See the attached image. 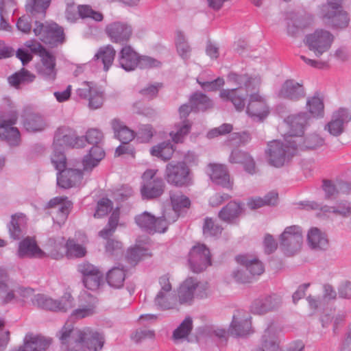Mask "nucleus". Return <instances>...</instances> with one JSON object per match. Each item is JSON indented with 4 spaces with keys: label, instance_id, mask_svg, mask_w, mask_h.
I'll use <instances>...</instances> for the list:
<instances>
[{
    "label": "nucleus",
    "instance_id": "57",
    "mask_svg": "<svg viewBox=\"0 0 351 351\" xmlns=\"http://www.w3.org/2000/svg\"><path fill=\"white\" fill-rule=\"evenodd\" d=\"M66 254L69 257L80 258L85 256L86 248L77 243L73 239H69L66 243Z\"/></svg>",
    "mask_w": 351,
    "mask_h": 351
},
{
    "label": "nucleus",
    "instance_id": "50",
    "mask_svg": "<svg viewBox=\"0 0 351 351\" xmlns=\"http://www.w3.org/2000/svg\"><path fill=\"white\" fill-rule=\"evenodd\" d=\"M189 103L196 111L206 110L213 106L212 101L202 93H195L191 95Z\"/></svg>",
    "mask_w": 351,
    "mask_h": 351
},
{
    "label": "nucleus",
    "instance_id": "14",
    "mask_svg": "<svg viewBox=\"0 0 351 351\" xmlns=\"http://www.w3.org/2000/svg\"><path fill=\"white\" fill-rule=\"evenodd\" d=\"M135 222L137 226L149 234L155 232H165L169 225V221L164 217V213L160 217L156 218L148 212H144L135 217Z\"/></svg>",
    "mask_w": 351,
    "mask_h": 351
},
{
    "label": "nucleus",
    "instance_id": "12",
    "mask_svg": "<svg viewBox=\"0 0 351 351\" xmlns=\"http://www.w3.org/2000/svg\"><path fill=\"white\" fill-rule=\"evenodd\" d=\"M34 306L46 310L66 312L73 306L74 300L69 294H64L60 300H53L43 294L34 295L32 299Z\"/></svg>",
    "mask_w": 351,
    "mask_h": 351
},
{
    "label": "nucleus",
    "instance_id": "16",
    "mask_svg": "<svg viewBox=\"0 0 351 351\" xmlns=\"http://www.w3.org/2000/svg\"><path fill=\"white\" fill-rule=\"evenodd\" d=\"M189 263L191 270L199 273L211 265L210 250L204 244L193 246L190 252Z\"/></svg>",
    "mask_w": 351,
    "mask_h": 351
},
{
    "label": "nucleus",
    "instance_id": "63",
    "mask_svg": "<svg viewBox=\"0 0 351 351\" xmlns=\"http://www.w3.org/2000/svg\"><path fill=\"white\" fill-rule=\"evenodd\" d=\"M0 291V299L2 303L8 304L17 300V295L16 289L10 288L9 283L5 285L4 289Z\"/></svg>",
    "mask_w": 351,
    "mask_h": 351
},
{
    "label": "nucleus",
    "instance_id": "3",
    "mask_svg": "<svg viewBox=\"0 0 351 351\" xmlns=\"http://www.w3.org/2000/svg\"><path fill=\"white\" fill-rule=\"evenodd\" d=\"M308 119L306 113L301 112L290 115L285 120L289 127L288 142L293 143L295 154L300 151L317 149L324 143V138L316 134H312L305 137L303 136Z\"/></svg>",
    "mask_w": 351,
    "mask_h": 351
},
{
    "label": "nucleus",
    "instance_id": "29",
    "mask_svg": "<svg viewBox=\"0 0 351 351\" xmlns=\"http://www.w3.org/2000/svg\"><path fill=\"white\" fill-rule=\"evenodd\" d=\"M40 57L41 65L38 69V73L45 80L53 81L56 77V58L47 49L43 51Z\"/></svg>",
    "mask_w": 351,
    "mask_h": 351
},
{
    "label": "nucleus",
    "instance_id": "33",
    "mask_svg": "<svg viewBox=\"0 0 351 351\" xmlns=\"http://www.w3.org/2000/svg\"><path fill=\"white\" fill-rule=\"evenodd\" d=\"M305 206L308 209L321 210L324 213H332L345 217L351 215V203L347 201L340 202L337 206H322L315 202H308Z\"/></svg>",
    "mask_w": 351,
    "mask_h": 351
},
{
    "label": "nucleus",
    "instance_id": "46",
    "mask_svg": "<svg viewBox=\"0 0 351 351\" xmlns=\"http://www.w3.org/2000/svg\"><path fill=\"white\" fill-rule=\"evenodd\" d=\"M306 107L308 112L314 117H323L324 114V105L322 97L319 93H315L309 97L306 101Z\"/></svg>",
    "mask_w": 351,
    "mask_h": 351
},
{
    "label": "nucleus",
    "instance_id": "4",
    "mask_svg": "<svg viewBox=\"0 0 351 351\" xmlns=\"http://www.w3.org/2000/svg\"><path fill=\"white\" fill-rule=\"evenodd\" d=\"M343 0H327L319 8V18L328 25L336 29H345L350 24L348 12L343 8Z\"/></svg>",
    "mask_w": 351,
    "mask_h": 351
},
{
    "label": "nucleus",
    "instance_id": "2",
    "mask_svg": "<svg viewBox=\"0 0 351 351\" xmlns=\"http://www.w3.org/2000/svg\"><path fill=\"white\" fill-rule=\"evenodd\" d=\"M229 83L237 87L232 89H223L219 96L225 101H230L237 111H242L245 106V99L250 90H255L261 82L258 76H250L248 74H239L231 72L227 77Z\"/></svg>",
    "mask_w": 351,
    "mask_h": 351
},
{
    "label": "nucleus",
    "instance_id": "60",
    "mask_svg": "<svg viewBox=\"0 0 351 351\" xmlns=\"http://www.w3.org/2000/svg\"><path fill=\"white\" fill-rule=\"evenodd\" d=\"M103 273L101 271L97 272V274L92 276H89L83 278V283L84 286L90 290L97 289L103 280Z\"/></svg>",
    "mask_w": 351,
    "mask_h": 351
},
{
    "label": "nucleus",
    "instance_id": "24",
    "mask_svg": "<svg viewBox=\"0 0 351 351\" xmlns=\"http://www.w3.org/2000/svg\"><path fill=\"white\" fill-rule=\"evenodd\" d=\"M281 330L274 324H270L262 336V346L253 351H278Z\"/></svg>",
    "mask_w": 351,
    "mask_h": 351
},
{
    "label": "nucleus",
    "instance_id": "15",
    "mask_svg": "<svg viewBox=\"0 0 351 351\" xmlns=\"http://www.w3.org/2000/svg\"><path fill=\"white\" fill-rule=\"evenodd\" d=\"M166 179L168 183L177 186H188L192 182L190 169L184 162L168 164L166 167Z\"/></svg>",
    "mask_w": 351,
    "mask_h": 351
},
{
    "label": "nucleus",
    "instance_id": "9",
    "mask_svg": "<svg viewBox=\"0 0 351 351\" xmlns=\"http://www.w3.org/2000/svg\"><path fill=\"white\" fill-rule=\"evenodd\" d=\"M33 32L42 42L51 47L62 44L65 40L63 28L54 22L36 21Z\"/></svg>",
    "mask_w": 351,
    "mask_h": 351
},
{
    "label": "nucleus",
    "instance_id": "39",
    "mask_svg": "<svg viewBox=\"0 0 351 351\" xmlns=\"http://www.w3.org/2000/svg\"><path fill=\"white\" fill-rule=\"evenodd\" d=\"M241 205L237 202L231 201L221 208L218 216L223 221L232 223L241 215Z\"/></svg>",
    "mask_w": 351,
    "mask_h": 351
},
{
    "label": "nucleus",
    "instance_id": "20",
    "mask_svg": "<svg viewBox=\"0 0 351 351\" xmlns=\"http://www.w3.org/2000/svg\"><path fill=\"white\" fill-rule=\"evenodd\" d=\"M170 199L172 208L164 211V217L169 223L175 222L179 217L182 208H189L191 205L190 199L180 191H171Z\"/></svg>",
    "mask_w": 351,
    "mask_h": 351
},
{
    "label": "nucleus",
    "instance_id": "32",
    "mask_svg": "<svg viewBox=\"0 0 351 351\" xmlns=\"http://www.w3.org/2000/svg\"><path fill=\"white\" fill-rule=\"evenodd\" d=\"M236 261L245 267L251 279L254 276L261 275L265 271L262 262L253 255L240 254L236 257Z\"/></svg>",
    "mask_w": 351,
    "mask_h": 351
},
{
    "label": "nucleus",
    "instance_id": "61",
    "mask_svg": "<svg viewBox=\"0 0 351 351\" xmlns=\"http://www.w3.org/2000/svg\"><path fill=\"white\" fill-rule=\"evenodd\" d=\"M113 204L108 198H102L97 203V207L94 214V217L100 218L106 216L112 209Z\"/></svg>",
    "mask_w": 351,
    "mask_h": 351
},
{
    "label": "nucleus",
    "instance_id": "49",
    "mask_svg": "<svg viewBox=\"0 0 351 351\" xmlns=\"http://www.w3.org/2000/svg\"><path fill=\"white\" fill-rule=\"evenodd\" d=\"M191 128V123L189 120H183L180 123L175 125V131L170 132L172 140L176 143H182L184 138L190 132Z\"/></svg>",
    "mask_w": 351,
    "mask_h": 351
},
{
    "label": "nucleus",
    "instance_id": "53",
    "mask_svg": "<svg viewBox=\"0 0 351 351\" xmlns=\"http://www.w3.org/2000/svg\"><path fill=\"white\" fill-rule=\"evenodd\" d=\"M278 199V193L271 191L269 192L265 198L256 197L251 199L247 202V206L251 209H256L265 205H274Z\"/></svg>",
    "mask_w": 351,
    "mask_h": 351
},
{
    "label": "nucleus",
    "instance_id": "36",
    "mask_svg": "<svg viewBox=\"0 0 351 351\" xmlns=\"http://www.w3.org/2000/svg\"><path fill=\"white\" fill-rule=\"evenodd\" d=\"M308 244L311 249L324 250L328 246V240L324 232L317 228H311L307 234Z\"/></svg>",
    "mask_w": 351,
    "mask_h": 351
},
{
    "label": "nucleus",
    "instance_id": "34",
    "mask_svg": "<svg viewBox=\"0 0 351 351\" xmlns=\"http://www.w3.org/2000/svg\"><path fill=\"white\" fill-rule=\"evenodd\" d=\"M304 90L302 84L293 80H288L282 85L278 96L289 99H299L304 97Z\"/></svg>",
    "mask_w": 351,
    "mask_h": 351
},
{
    "label": "nucleus",
    "instance_id": "51",
    "mask_svg": "<svg viewBox=\"0 0 351 351\" xmlns=\"http://www.w3.org/2000/svg\"><path fill=\"white\" fill-rule=\"evenodd\" d=\"M47 206L49 208L58 206V213L60 215L62 219H65L69 215L71 203L69 201H66L62 197H56L48 202Z\"/></svg>",
    "mask_w": 351,
    "mask_h": 351
},
{
    "label": "nucleus",
    "instance_id": "41",
    "mask_svg": "<svg viewBox=\"0 0 351 351\" xmlns=\"http://www.w3.org/2000/svg\"><path fill=\"white\" fill-rule=\"evenodd\" d=\"M104 156L105 152L101 147L98 145L93 146L90 149L88 154L84 158V169L91 170L99 164V161L104 157Z\"/></svg>",
    "mask_w": 351,
    "mask_h": 351
},
{
    "label": "nucleus",
    "instance_id": "44",
    "mask_svg": "<svg viewBox=\"0 0 351 351\" xmlns=\"http://www.w3.org/2000/svg\"><path fill=\"white\" fill-rule=\"evenodd\" d=\"M125 279V271L123 267H114L107 273L106 280L108 284L115 289H120L123 286Z\"/></svg>",
    "mask_w": 351,
    "mask_h": 351
},
{
    "label": "nucleus",
    "instance_id": "43",
    "mask_svg": "<svg viewBox=\"0 0 351 351\" xmlns=\"http://www.w3.org/2000/svg\"><path fill=\"white\" fill-rule=\"evenodd\" d=\"M175 45L178 55L184 60H189L191 57V47L182 32H176Z\"/></svg>",
    "mask_w": 351,
    "mask_h": 351
},
{
    "label": "nucleus",
    "instance_id": "28",
    "mask_svg": "<svg viewBox=\"0 0 351 351\" xmlns=\"http://www.w3.org/2000/svg\"><path fill=\"white\" fill-rule=\"evenodd\" d=\"M80 300L81 304L77 308L72 312L71 315V319H82L86 317H89L95 313L97 303L95 298L90 294L85 293L80 295Z\"/></svg>",
    "mask_w": 351,
    "mask_h": 351
},
{
    "label": "nucleus",
    "instance_id": "55",
    "mask_svg": "<svg viewBox=\"0 0 351 351\" xmlns=\"http://www.w3.org/2000/svg\"><path fill=\"white\" fill-rule=\"evenodd\" d=\"M150 256L151 254L147 250L140 246H136L128 251L126 258L130 264L136 265L144 257Z\"/></svg>",
    "mask_w": 351,
    "mask_h": 351
},
{
    "label": "nucleus",
    "instance_id": "40",
    "mask_svg": "<svg viewBox=\"0 0 351 351\" xmlns=\"http://www.w3.org/2000/svg\"><path fill=\"white\" fill-rule=\"evenodd\" d=\"M35 78L34 74L25 69H22L10 76L8 80L12 86L16 88H21L22 86L34 82Z\"/></svg>",
    "mask_w": 351,
    "mask_h": 351
},
{
    "label": "nucleus",
    "instance_id": "17",
    "mask_svg": "<svg viewBox=\"0 0 351 351\" xmlns=\"http://www.w3.org/2000/svg\"><path fill=\"white\" fill-rule=\"evenodd\" d=\"M132 32L131 25L125 21H114L105 27V32L110 40L119 45H125L132 37Z\"/></svg>",
    "mask_w": 351,
    "mask_h": 351
},
{
    "label": "nucleus",
    "instance_id": "47",
    "mask_svg": "<svg viewBox=\"0 0 351 351\" xmlns=\"http://www.w3.org/2000/svg\"><path fill=\"white\" fill-rule=\"evenodd\" d=\"M51 0H27L25 9L32 15L41 14L45 16L46 10L50 5Z\"/></svg>",
    "mask_w": 351,
    "mask_h": 351
},
{
    "label": "nucleus",
    "instance_id": "27",
    "mask_svg": "<svg viewBox=\"0 0 351 351\" xmlns=\"http://www.w3.org/2000/svg\"><path fill=\"white\" fill-rule=\"evenodd\" d=\"M16 255L20 258H43L45 252L38 246L34 239L26 237L19 242Z\"/></svg>",
    "mask_w": 351,
    "mask_h": 351
},
{
    "label": "nucleus",
    "instance_id": "31",
    "mask_svg": "<svg viewBox=\"0 0 351 351\" xmlns=\"http://www.w3.org/2000/svg\"><path fill=\"white\" fill-rule=\"evenodd\" d=\"M315 16L311 13L295 15L287 22V32L291 36H295L300 30L312 26Z\"/></svg>",
    "mask_w": 351,
    "mask_h": 351
},
{
    "label": "nucleus",
    "instance_id": "13",
    "mask_svg": "<svg viewBox=\"0 0 351 351\" xmlns=\"http://www.w3.org/2000/svg\"><path fill=\"white\" fill-rule=\"evenodd\" d=\"M303 242L302 230L300 226L293 225L285 228L280 236V243L287 254L298 252Z\"/></svg>",
    "mask_w": 351,
    "mask_h": 351
},
{
    "label": "nucleus",
    "instance_id": "42",
    "mask_svg": "<svg viewBox=\"0 0 351 351\" xmlns=\"http://www.w3.org/2000/svg\"><path fill=\"white\" fill-rule=\"evenodd\" d=\"M112 128L114 132L115 137L121 143H129L134 138V132L123 125L120 121L114 119L112 121Z\"/></svg>",
    "mask_w": 351,
    "mask_h": 351
},
{
    "label": "nucleus",
    "instance_id": "21",
    "mask_svg": "<svg viewBox=\"0 0 351 351\" xmlns=\"http://www.w3.org/2000/svg\"><path fill=\"white\" fill-rule=\"evenodd\" d=\"M282 304V298L276 294L260 297L256 299L250 306L254 314L263 315L277 309Z\"/></svg>",
    "mask_w": 351,
    "mask_h": 351
},
{
    "label": "nucleus",
    "instance_id": "11",
    "mask_svg": "<svg viewBox=\"0 0 351 351\" xmlns=\"http://www.w3.org/2000/svg\"><path fill=\"white\" fill-rule=\"evenodd\" d=\"M157 170L147 169L142 176L141 194L143 199L159 197L164 192L165 184L162 178L156 176Z\"/></svg>",
    "mask_w": 351,
    "mask_h": 351
},
{
    "label": "nucleus",
    "instance_id": "52",
    "mask_svg": "<svg viewBox=\"0 0 351 351\" xmlns=\"http://www.w3.org/2000/svg\"><path fill=\"white\" fill-rule=\"evenodd\" d=\"M63 242L57 241L54 239H49L45 245V256H50L54 259L62 257V250Z\"/></svg>",
    "mask_w": 351,
    "mask_h": 351
},
{
    "label": "nucleus",
    "instance_id": "5",
    "mask_svg": "<svg viewBox=\"0 0 351 351\" xmlns=\"http://www.w3.org/2000/svg\"><path fill=\"white\" fill-rule=\"evenodd\" d=\"M289 133L285 137L284 141L274 140L268 143L265 156L270 165L275 167H282L295 155L293 143H289Z\"/></svg>",
    "mask_w": 351,
    "mask_h": 351
},
{
    "label": "nucleus",
    "instance_id": "30",
    "mask_svg": "<svg viewBox=\"0 0 351 351\" xmlns=\"http://www.w3.org/2000/svg\"><path fill=\"white\" fill-rule=\"evenodd\" d=\"M139 55L130 45H125L119 53L120 66L126 71L135 70L138 65Z\"/></svg>",
    "mask_w": 351,
    "mask_h": 351
},
{
    "label": "nucleus",
    "instance_id": "7",
    "mask_svg": "<svg viewBox=\"0 0 351 351\" xmlns=\"http://www.w3.org/2000/svg\"><path fill=\"white\" fill-rule=\"evenodd\" d=\"M208 285L199 282L192 277L187 278L178 289V305H191L195 298V293L198 298H204L207 296Z\"/></svg>",
    "mask_w": 351,
    "mask_h": 351
},
{
    "label": "nucleus",
    "instance_id": "1",
    "mask_svg": "<svg viewBox=\"0 0 351 351\" xmlns=\"http://www.w3.org/2000/svg\"><path fill=\"white\" fill-rule=\"evenodd\" d=\"M62 344L66 351H99L104 343V336L90 328L83 330L64 326L60 331Z\"/></svg>",
    "mask_w": 351,
    "mask_h": 351
},
{
    "label": "nucleus",
    "instance_id": "38",
    "mask_svg": "<svg viewBox=\"0 0 351 351\" xmlns=\"http://www.w3.org/2000/svg\"><path fill=\"white\" fill-rule=\"evenodd\" d=\"M155 306L161 311L178 309L177 297L171 292H158L154 298Z\"/></svg>",
    "mask_w": 351,
    "mask_h": 351
},
{
    "label": "nucleus",
    "instance_id": "48",
    "mask_svg": "<svg viewBox=\"0 0 351 351\" xmlns=\"http://www.w3.org/2000/svg\"><path fill=\"white\" fill-rule=\"evenodd\" d=\"M174 152L173 145L170 142H162L154 146L150 149L152 156L161 158L163 160H169Z\"/></svg>",
    "mask_w": 351,
    "mask_h": 351
},
{
    "label": "nucleus",
    "instance_id": "18",
    "mask_svg": "<svg viewBox=\"0 0 351 351\" xmlns=\"http://www.w3.org/2000/svg\"><path fill=\"white\" fill-rule=\"evenodd\" d=\"M18 114L12 111L9 119L0 117V138L10 145H17L20 141V132L13 125L16 123Z\"/></svg>",
    "mask_w": 351,
    "mask_h": 351
},
{
    "label": "nucleus",
    "instance_id": "23",
    "mask_svg": "<svg viewBox=\"0 0 351 351\" xmlns=\"http://www.w3.org/2000/svg\"><path fill=\"white\" fill-rule=\"evenodd\" d=\"M351 121V114L348 108H340L333 112L330 122L325 126V130L332 136L340 135L344 129V125Z\"/></svg>",
    "mask_w": 351,
    "mask_h": 351
},
{
    "label": "nucleus",
    "instance_id": "35",
    "mask_svg": "<svg viewBox=\"0 0 351 351\" xmlns=\"http://www.w3.org/2000/svg\"><path fill=\"white\" fill-rule=\"evenodd\" d=\"M116 51L110 45L100 47L94 56V61L98 66H102L104 71H108L112 66Z\"/></svg>",
    "mask_w": 351,
    "mask_h": 351
},
{
    "label": "nucleus",
    "instance_id": "10",
    "mask_svg": "<svg viewBox=\"0 0 351 351\" xmlns=\"http://www.w3.org/2000/svg\"><path fill=\"white\" fill-rule=\"evenodd\" d=\"M84 146V139L83 136H76L75 131L69 127H59L53 137V152L51 156L60 152L64 154V150L66 147L80 148Z\"/></svg>",
    "mask_w": 351,
    "mask_h": 351
},
{
    "label": "nucleus",
    "instance_id": "22",
    "mask_svg": "<svg viewBox=\"0 0 351 351\" xmlns=\"http://www.w3.org/2000/svg\"><path fill=\"white\" fill-rule=\"evenodd\" d=\"M252 332L250 319L243 311H238L233 315L229 326V333L234 337H243Z\"/></svg>",
    "mask_w": 351,
    "mask_h": 351
},
{
    "label": "nucleus",
    "instance_id": "58",
    "mask_svg": "<svg viewBox=\"0 0 351 351\" xmlns=\"http://www.w3.org/2000/svg\"><path fill=\"white\" fill-rule=\"evenodd\" d=\"M222 228L211 218L206 217L203 225V233L206 237H217L221 234Z\"/></svg>",
    "mask_w": 351,
    "mask_h": 351
},
{
    "label": "nucleus",
    "instance_id": "6",
    "mask_svg": "<svg viewBox=\"0 0 351 351\" xmlns=\"http://www.w3.org/2000/svg\"><path fill=\"white\" fill-rule=\"evenodd\" d=\"M51 163L58 171L57 184L62 189H69L80 183L82 179V172L77 169L66 168V158L60 152L51 157Z\"/></svg>",
    "mask_w": 351,
    "mask_h": 351
},
{
    "label": "nucleus",
    "instance_id": "26",
    "mask_svg": "<svg viewBox=\"0 0 351 351\" xmlns=\"http://www.w3.org/2000/svg\"><path fill=\"white\" fill-rule=\"evenodd\" d=\"M208 168V174L213 182L223 188H232L233 182L230 180L228 169L224 165L210 163Z\"/></svg>",
    "mask_w": 351,
    "mask_h": 351
},
{
    "label": "nucleus",
    "instance_id": "56",
    "mask_svg": "<svg viewBox=\"0 0 351 351\" xmlns=\"http://www.w3.org/2000/svg\"><path fill=\"white\" fill-rule=\"evenodd\" d=\"M16 2L14 0L3 1L0 3V29L10 31L11 26L4 19V14L6 13V8H8L10 11H14Z\"/></svg>",
    "mask_w": 351,
    "mask_h": 351
},
{
    "label": "nucleus",
    "instance_id": "59",
    "mask_svg": "<svg viewBox=\"0 0 351 351\" xmlns=\"http://www.w3.org/2000/svg\"><path fill=\"white\" fill-rule=\"evenodd\" d=\"M77 12L81 18H90L95 21H101L104 19L103 14L97 11L92 9V8L87 5H82L78 6Z\"/></svg>",
    "mask_w": 351,
    "mask_h": 351
},
{
    "label": "nucleus",
    "instance_id": "45",
    "mask_svg": "<svg viewBox=\"0 0 351 351\" xmlns=\"http://www.w3.org/2000/svg\"><path fill=\"white\" fill-rule=\"evenodd\" d=\"M23 126L27 131L36 132L43 130L46 127V123L42 116L30 114L24 119Z\"/></svg>",
    "mask_w": 351,
    "mask_h": 351
},
{
    "label": "nucleus",
    "instance_id": "54",
    "mask_svg": "<svg viewBox=\"0 0 351 351\" xmlns=\"http://www.w3.org/2000/svg\"><path fill=\"white\" fill-rule=\"evenodd\" d=\"M193 329V320L191 317H186L173 332L174 340L186 338Z\"/></svg>",
    "mask_w": 351,
    "mask_h": 351
},
{
    "label": "nucleus",
    "instance_id": "25",
    "mask_svg": "<svg viewBox=\"0 0 351 351\" xmlns=\"http://www.w3.org/2000/svg\"><path fill=\"white\" fill-rule=\"evenodd\" d=\"M51 339L40 335L27 334L23 345L10 351H46Z\"/></svg>",
    "mask_w": 351,
    "mask_h": 351
},
{
    "label": "nucleus",
    "instance_id": "19",
    "mask_svg": "<svg viewBox=\"0 0 351 351\" xmlns=\"http://www.w3.org/2000/svg\"><path fill=\"white\" fill-rule=\"evenodd\" d=\"M246 112L254 121H263L269 114V107L265 99L258 94H252L250 96Z\"/></svg>",
    "mask_w": 351,
    "mask_h": 351
},
{
    "label": "nucleus",
    "instance_id": "37",
    "mask_svg": "<svg viewBox=\"0 0 351 351\" xmlns=\"http://www.w3.org/2000/svg\"><path fill=\"white\" fill-rule=\"evenodd\" d=\"M27 224L26 216L23 213H16L12 215L11 221L8 225L10 237L14 239H19L23 234V230Z\"/></svg>",
    "mask_w": 351,
    "mask_h": 351
},
{
    "label": "nucleus",
    "instance_id": "8",
    "mask_svg": "<svg viewBox=\"0 0 351 351\" xmlns=\"http://www.w3.org/2000/svg\"><path fill=\"white\" fill-rule=\"evenodd\" d=\"M334 40L335 36L330 31L317 28L312 33L306 34L304 42L315 56L319 57L330 50Z\"/></svg>",
    "mask_w": 351,
    "mask_h": 351
},
{
    "label": "nucleus",
    "instance_id": "62",
    "mask_svg": "<svg viewBox=\"0 0 351 351\" xmlns=\"http://www.w3.org/2000/svg\"><path fill=\"white\" fill-rule=\"evenodd\" d=\"M197 82L201 87L206 91L217 90L224 84V80L221 77H218L212 81H202L200 78H197Z\"/></svg>",
    "mask_w": 351,
    "mask_h": 351
},
{
    "label": "nucleus",
    "instance_id": "64",
    "mask_svg": "<svg viewBox=\"0 0 351 351\" xmlns=\"http://www.w3.org/2000/svg\"><path fill=\"white\" fill-rule=\"evenodd\" d=\"M96 86L93 82H84L81 84V87L76 90V94L80 99H88L91 96L93 90Z\"/></svg>",
    "mask_w": 351,
    "mask_h": 351
}]
</instances>
